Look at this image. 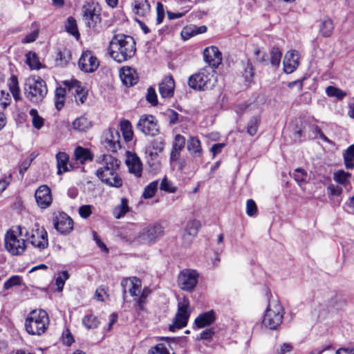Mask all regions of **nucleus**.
<instances>
[{
	"label": "nucleus",
	"instance_id": "nucleus-60",
	"mask_svg": "<svg viewBox=\"0 0 354 354\" xmlns=\"http://www.w3.org/2000/svg\"><path fill=\"white\" fill-rule=\"evenodd\" d=\"M79 214L81 217L87 218L91 214V205H82L79 209Z\"/></svg>",
	"mask_w": 354,
	"mask_h": 354
},
{
	"label": "nucleus",
	"instance_id": "nucleus-23",
	"mask_svg": "<svg viewBox=\"0 0 354 354\" xmlns=\"http://www.w3.org/2000/svg\"><path fill=\"white\" fill-rule=\"evenodd\" d=\"M175 83L171 76L165 77L159 84V93L162 97L169 98L174 95Z\"/></svg>",
	"mask_w": 354,
	"mask_h": 354
},
{
	"label": "nucleus",
	"instance_id": "nucleus-33",
	"mask_svg": "<svg viewBox=\"0 0 354 354\" xmlns=\"http://www.w3.org/2000/svg\"><path fill=\"white\" fill-rule=\"evenodd\" d=\"M334 30L333 21L330 19H324L319 26V32L324 37H329L332 35Z\"/></svg>",
	"mask_w": 354,
	"mask_h": 354
},
{
	"label": "nucleus",
	"instance_id": "nucleus-26",
	"mask_svg": "<svg viewBox=\"0 0 354 354\" xmlns=\"http://www.w3.org/2000/svg\"><path fill=\"white\" fill-rule=\"evenodd\" d=\"M187 148L194 158H201L203 150L200 140L195 136L190 137L187 140Z\"/></svg>",
	"mask_w": 354,
	"mask_h": 354
},
{
	"label": "nucleus",
	"instance_id": "nucleus-64",
	"mask_svg": "<svg viewBox=\"0 0 354 354\" xmlns=\"http://www.w3.org/2000/svg\"><path fill=\"white\" fill-rule=\"evenodd\" d=\"M167 115L171 124H174L178 120V113L173 110H168Z\"/></svg>",
	"mask_w": 354,
	"mask_h": 354
},
{
	"label": "nucleus",
	"instance_id": "nucleus-19",
	"mask_svg": "<svg viewBox=\"0 0 354 354\" xmlns=\"http://www.w3.org/2000/svg\"><path fill=\"white\" fill-rule=\"evenodd\" d=\"M121 286L124 294L128 292L134 298L138 297L141 292V281L137 277L123 279L121 282Z\"/></svg>",
	"mask_w": 354,
	"mask_h": 354
},
{
	"label": "nucleus",
	"instance_id": "nucleus-59",
	"mask_svg": "<svg viewBox=\"0 0 354 354\" xmlns=\"http://www.w3.org/2000/svg\"><path fill=\"white\" fill-rule=\"evenodd\" d=\"M254 72H253V67L252 66V64L249 62H247L245 68L244 70L243 76L246 81H250L253 77Z\"/></svg>",
	"mask_w": 354,
	"mask_h": 354
},
{
	"label": "nucleus",
	"instance_id": "nucleus-25",
	"mask_svg": "<svg viewBox=\"0 0 354 354\" xmlns=\"http://www.w3.org/2000/svg\"><path fill=\"white\" fill-rule=\"evenodd\" d=\"M56 161L57 167V174L62 175L63 173L69 171L73 169V167L68 163L69 156L62 151H59L56 154Z\"/></svg>",
	"mask_w": 354,
	"mask_h": 354
},
{
	"label": "nucleus",
	"instance_id": "nucleus-46",
	"mask_svg": "<svg viewBox=\"0 0 354 354\" xmlns=\"http://www.w3.org/2000/svg\"><path fill=\"white\" fill-rule=\"evenodd\" d=\"M69 278V274L67 271H62L58 273L57 277L55 279V285L57 288V291L62 292L63 290L65 282Z\"/></svg>",
	"mask_w": 354,
	"mask_h": 354
},
{
	"label": "nucleus",
	"instance_id": "nucleus-4",
	"mask_svg": "<svg viewBox=\"0 0 354 354\" xmlns=\"http://www.w3.org/2000/svg\"><path fill=\"white\" fill-rule=\"evenodd\" d=\"M217 82L216 71L211 66H207L191 75L188 80L189 86L198 91L212 89Z\"/></svg>",
	"mask_w": 354,
	"mask_h": 354
},
{
	"label": "nucleus",
	"instance_id": "nucleus-3",
	"mask_svg": "<svg viewBox=\"0 0 354 354\" xmlns=\"http://www.w3.org/2000/svg\"><path fill=\"white\" fill-rule=\"evenodd\" d=\"M28 232L20 225L12 227L5 235L4 245L12 255L21 254L26 248Z\"/></svg>",
	"mask_w": 354,
	"mask_h": 354
},
{
	"label": "nucleus",
	"instance_id": "nucleus-52",
	"mask_svg": "<svg viewBox=\"0 0 354 354\" xmlns=\"http://www.w3.org/2000/svg\"><path fill=\"white\" fill-rule=\"evenodd\" d=\"M35 28L31 32L27 34L23 39L21 42L23 44H29L35 41L39 36V28L35 24Z\"/></svg>",
	"mask_w": 354,
	"mask_h": 354
},
{
	"label": "nucleus",
	"instance_id": "nucleus-11",
	"mask_svg": "<svg viewBox=\"0 0 354 354\" xmlns=\"http://www.w3.org/2000/svg\"><path fill=\"white\" fill-rule=\"evenodd\" d=\"M62 83L67 88L68 91L74 95L75 102L78 104H82L86 102L88 91L82 86L80 82L71 80H65Z\"/></svg>",
	"mask_w": 354,
	"mask_h": 354
},
{
	"label": "nucleus",
	"instance_id": "nucleus-45",
	"mask_svg": "<svg viewBox=\"0 0 354 354\" xmlns=\"http://www.w3.org/2000/svg\"><path fill=\"white\" fill-rule=\"evenodd\" d=\"M326 93L328 96L336 97L337 100H342L346 95L345 91L333 86H327Z\"/></svg>",
	"mask_w": 354,
	"mask_h": 354
},
{
	"label": "nucleus",
	"instance_id": "nucleus-43",
	"mask_svg": "<svg viewBox=\"0 0 354 354\" xmlns=\"http://www.w3.org/2000/svg\"><path fill=\"white\" fill-rule=\"evenodd\" d=\"M345 166L347 169L354 167V144L351 145L344 154Z\"/></svg>",
	"mask_w": 354,
	"mask_h": 354
},
{
	"label": "nucleus",
	"instance_id": "nucleus-34",
	"mask_svg": "<svg viewBox=\"0 0 354 354\" xmlns=\"http://www.w3.org/2000/svg\"><path fill=\"white\" fill-rule=\"evenodd\" d=\"M71 53L70 50L66 48L59 49L57 53L56 62L58 65L65 66L71 60Z\"/></svg>",
	"mask_w": 354,
	"mask_h": 354
},
{
	"label": "nucleus",
	"instance_id": "nucleus-7",
	"mask_svg": "<svg viewBox=\"0 0 354 354\" xmlns=\"http://www.w3.org/2000/svg\"><path fill=\"white\" fill-rule=\"evenodd\" d=\"M284 315V309L278 301H271L264 314L262 325L270 330H275L281 325Z\"/></svg>",
	"mask_w": 354,
	"mask_h": 354
},
{
	"label": "nucleus",
	"instance_id": "nucleus-63",
	"mask_svg": "<svg viewBox=\"0 0 354 354\" xmlns=\"http://www.w3.org/2000/svg\"><path fill=\"white\" fill-rule=\"evenodd\" d=\"M293 346L289 343H283L280 348L277 351V354H286L292 351Z\"/></svg>",
	"mask_w": 354,
	"mask_h": 354
},
{
	"label": "nucleus",
	"instance_id": "nucleus-20",
	"mask_svg": "<svg viewBox=\"0 0 354 354\" xmlns=\"http://www.w3.org/2000/svg\"><path fill=\"white\" fill-rule=\"evenodd\" d=\"M299 53L294 50L288 51L283 61V70L286 73L290 74L294 72L299 66Z\"/></svg>",
	"mask_w": 354,
	"mask_h": 354
},
{
	"label": "nucleus",
	"instance_id": "nucleus-51",
	"mask_svg": "<svg viewBox=\"0 0 354 354\" xmlns=\"http://www.w3.org/2000/svg\"><path fill=\"white\" fill-rule=\"evenodd\" d=\"M160 189L169 193H174L177 190V187L169 181L166 178H163L160 186Z\"/></svg>",
	"mask_w": 354,
	"mask_h": 354
},
{
	"label": "nucleus",
	"instance_id": "nucleus-48",
	"mask_svg": "<svg viewBox=\"0 0 354 354\" xmlns=\"http://www.w3.org/2000/svg\"><path fill=\"white\" fill-rule=\"evenodd\" d=\"M29 114L32 117L33 127L37 129H40L44 125V119L39 115L37 111L35 109H30Z\"/></svg>",
	"mask_w": 354,
	"mask_h": 354
},
{
	"label": "nucleus",
	"instance_id": "nucleus-62",
	"mask_svg": "<svg viewBox=\"0 0 354 354\" xmlns=\"http://www.w3.org/2000/svg\"><path fill=\"white\" fill-rule=\"evenodd\" d=\"M214 332L212 329H207L200 333V336L197 337V339H205L210 341L214 335Z\"/></svg>",
	"mask_w": 354,
	"mask_h": 354
},
{
	"label": "nucleus",
	"instance_id": "nucleus-17",
	"mask_svg": "<svg viewBox=\"0 0 354 354\" xmlns=\"http://www.w3.org/2000/svg\"><path fill=\"white\" fill-rule=\"evenodd\" d=\"M53 223L55 229L60 234H67L73 229V221L66 214L59 213L53 219Z\"/></svg>",
	"mask_w": 354,
	"mask_h": 354
},
{
	"label": "nucleus",
	"instance_id": "nucleus-8",
	"mask_svg": "<svg viewBox=\"0 0 354 354\" xmlns=\"http://www.w3.org/2000/svg\"><path fill=\"white\" fill-rule=\"evenodd\" d=\"M191 314L189 301L185 297L180 299L178 303V310L176 314L173 324L170 326L171 330L176 328H182L187 326V321Z\"/></svg>",
	"mask_w": 354,
	"mask_h": 354
},
{
	"label": "nucleus",
	"instance_id": "nucleus-18",
	"mask_svg": "<svg viewBox=\"0 0 354 354\" xmlns=\"http://www.w3.org/2000/svg\"><path fill=\"white\" fill-rule=\"evenodd\" d=\"M35 197L37 205L41 209H46L52 203L51 192L47 185L39 186L35 192Z\"/></svg>",
	"mask_w": 354,
	"mask_h": 354
},
{
	"label": "nucleus",
	"instance_id": "nucleus-6",
	"mask_svg": "<svg viewBox=\"0 0 354 354\" xmlns=\"http://www.w3.org/2000/svg\"><path fill=\"white\" fill-rule=\"evenodd\" d=\"M24 90L26 97L33 103L41 102L48 92L45 82L39 77H28Z\"/></svg>",
	"mask_w": 354,
	"mask_h": 354
},
{
	"label": "nucleus",
	"instance_id": "nucleus-27",
	"mask_svg": "<svg viewBox=\"0 0 354 354\" xmlns=\"http://www.w3.org/2000/svg\"><path fill=\"white\" fill-rule=\"evenodd\" d=\"M215 313L209 310L199 315L195 319V325L198 328H202L213 324L215 321Z\"/></svg>",
	"mask_w": 354,
	"mask_h": 354
},
{
	"label": "nucleus",
	"instance_id": "nucleus-5",
	"mask_svg": "<svg viewBox=\"0 0 354 354\" xmlns=\"http://www.w3.org/2000/svg\"><path fill=\"white\" fill-rule=\"evenodd\" d=\"M49 325V318L44 310H32L25 320V328L32 335H41L44 333Z\"/></svg>",
	"mask_w": 354,
	"mask_h": 354
},
{
	"label": "nucleus",
	"instance_id": "nucleus-15",
	"mask_svg": "<svg viewBox=\"0 0 354 354\" xmlns=\"http://www.w3.org/2000/svg\"><path fill=\"white\" fill-rule=\"evenodd\" d=\"M27 241L39 250L46 248L48 245L47 232L43 227L32 230L30 235L28 234Z\"/></svg>",
	"mask_w": 354,
	"mask_h": 354
},
{
	"label": "nucleus",
	"instance_id": "nucleus-24",
	"mask_svg": "<svg viewBox=\"0 0 354 354\" xmlns=\"http://www.w3.org/2000/svg\"><path fill=\"white\" fill-rule=\"evenodd\" d=\"M126 163L131 173L133 174L137 177L141 176L142 163L140 158L135 153L129 152L127 153Z\"/></svg>",
	"mask_w": 354,
	"mask_h": 354
},
{
	"label": "nucleus",
	"instance_id": "nucleus-37",
	"mask_svg": "<svg viewBox=\"0 0 354 354\" xmlns=\"http://www.w3.org/2000/svg\"><path fill=\"white\" fill-rule=\"evenodd\" d=\"M129 210L128 201L126 198H121L120 204L118 205L113 209V214L115 218L123 217Z\"/></svg>",
	"mask_w": 354,
	"mask_h": 354
},
{
	"label": "nucleus",
	"instance_id": "nucleus-53",
	"mask_svg": "<svg viewBox=\"0 0 354 354\" xmlns=\"http://www.w3.org/2000/svg\"><path fill=\"white\" fill-rule=\"evenodd\" d=\"M21 279L19 276H12L9 278L3 284V288L5 290H9L11 288L18 286L21 283Z\"/></svg>",
	"mask_w": 354,
	"mask_h": 354
},
{
	"label": "nucleus",
	"instance_id": "nucleus-36",
	"mask_svg": "<svg viewBox=\"0 0 354 354\" xmlns=\"http://www.w3.org/2000/svg\"><path fill=\"white\" fill-rule=\"evenodd\" d=\"M66 91L68 89L66 86L64 88L57 87L55 90V106L57 110H61L64 104Z\"/></svg>",
	"mask_w": 354,
	"mask_h": 354
},
{
	"label": "nucleus",
	"instance_id": "nucleus-21",
	"mask_svg": "<svg viewBox=\"0 0 354 354\" xmlns=\"http://www.w3.org/2000/svg\"><path fill=\"white\" fill-rule=\"evenodd\" d=\"M203 55L205 62L213 67H216L221 63L222 55L216 46H212L206 48L204 50Z\"/></svg>",
	"mask_w": 354,
	"mask_h": 354
},
{
	"label": "nucleus",
	"instance_id": "nucleus-55",
	"mask_svg": "<svg viewBox=\"0 0 354 354\" xmlns=\"http://www.w3.org/2000/svg\"><path fill=\"white\" fill-rule=\"evenodd\" d=\"M109 297L105 286H100L96 289L95 292V299L100 301H104Z\"/></svg>",
	"mask_w": 354,
	"mask_h": 354
},
{
	"label": "nucleus",
	"instance_id": "nucleus-54",
	"mask_svg": "<svg viewBox=\"0 0 354 354\" xmlns=\"http://www.w3.org/2000/svg\"><path fill=\"white\" fill-rule=\"evenodd\" d=\"M146 99L147 102L150 103L152 106H156L158 104L157 95L153 88L149 87L147 89Z\"/></svg>",
	"mask_w": 354,
	"mask_h": 354
},
{
	"label": "nucleus",
	"instance_id": "nucleus-13",
	"mask_svg": "<svg viewBox=\"0 0 354 354\" xmlns=\"http://www.w3.org/2000/svg\"><path fill=\"white\" fill-rule=\"evenodd\" d=\"M162 227L159 225L147 226L139 232L136 238L139 243H149L162 234Z\"/></svg>",
	"mask_w": 354,
	"mask_h": 354
},
{
	"label": "nucleus",
	"instance_id": "nucleus-2",
	"mask_svg": "<svg viewBox=\"0 0 354 354\" xmlns=\"http://www.w3.org/2000/svg\"><path fill=\"white\" fill-rule=\"evenodd\" d=\"M120 162L111 155H104L96 170V176L103 183L110 187L119 188L122 185V180L118 174Z\"/></svg>",
	"mask_w": 354,
	"mask_h": 354
},
{
	"label": "nucleus",
	"instance_id": "nucleus-61",
	"mask_svg": "<svg viewBox=\"0 0 354 354\" xmlns=\"http://www.w3.org/2000/svg\"><path fill=\"white\" fill-rule=\"evenodd\" d=\"M225 147V143H216L212 146L210 151L212 153V157L214 158L217 154L222 152L223 149Z\"/></svg>",
	"mask_w": 354,
	"mask_h": 354
},
{
	"label": "nucleus",
	"instance_id": "nucleus-35",
	"mask_svg": "<svg viewBox=\"0 0 354 354\" xmlns=\"http://www.w3.org/2000/svg\"><path fill=\"white\" fill-rule=\"evenodd\" d=\"M120 130L125 141L129 142L133 139V132L131 124L129 120H124L120 122Z\"/></svg>",
	"mask_w": 354,
	"mask_h": 354
},
{
	"label": "nucleus",
	"instance_id": "nucleus-57",
	"mask_svg": "<svg viewBox=\"0 0 354 354\" xmlns=\"http://www.w3.org/2000/svg\"><path fill=\"white\" fill-rule=\"evenodd\" d=\"M148 354H169V353L163 344H158L152 347Z\"/></svg>",
	"mask_w": 354,
	"mask_h": 354
},
{
	"label": "nucleus",
	"instance_id": "nucleus-40",
	"mask_svg": "<svg viewBox=\"0 0 354 354\" xmlns=\"http://www.w3.org/2000/svg\"><path fill=\"white\" fill-rule=\"evenodd\" d=\"M82 323L87 329H94L98 327L100 322L96 316L87 315L82 318Z\"/></svg>",
	"mask_w": 354,
	"mask_h": 354
},
{
	"label": "nucleus",
	"instance_id": "nucleus-9",
	"mask_svg": "<svg viewBox=\"0 0 354 354\" xmlns=\"http://www.w3.org/2000/svg\"><path fill=\"white\" fill-rule=\"evenodd\" d=\"M82 18L89 28H95L100 22V13L97 3L93 1L86 2L82 8Z\"/></svg>",
	"mask_w": 354,
	"mask_h": 354
},
{
	"label": "nucleus",
	"instance_id": "nucleus-31",
	"mask_svg": "<svg viewBox=\"0 0 354 354\" xmlns=\"http://www.w3.org/2000/svg\"><path fill=\"white\" fill-rule=\"evenodd\" d=\"M133 10L137 15L142 17L149 13L150 5L147 0H135Z\"/></svg>",
	"mask_w": 354,
	"mask_h": 354
},
{
	"label": "nucleus",
	"instance_id": "nucleus-30",
	"mask_svg": "<svg viewBox=\"0 0 354 354\" xmlns=\"http://www.w3.org/2000/svg\"><path fill=\"white\" fill-rule=\"evenodd\" d=\"M75 158L81 164H84L86 160H91L93 156L88 149L82 147H77L74 151Z\"/></svg>",
	"mask_w": 354,
	"mask_h": 354
},
{
	"label": "nucleus",
	"instance_id": "nucleus-58",
	"mask_svg": "<svg viewBox=\"0 0 354 354\" xmlns=\"http://www.w3.org/2000/svg\"><path fill=\"white\" fill-rule=\"evenodd\" d=\"M257 207L255 202L252 199H248L246 203V213L249 216L256 214Z\"/></svg>",
	"mask_w": 354,
	"mask_h": 354
},
{
	"label": "nucleus",
	"instance_id": "nucleus-29",
	"mask_svg": "<svg viewBox=\"0 0 354 354\" xmlns=\"http://www.w3.org/2000/svg\"><path fill=\"white\" fill-rule=\"evenodd\" d=\"M92 126L91 122L85 115L75 119L73 122V127L78 131H86Z\"/></svg>",
	"mask_w": 354,
	"mask_h": 354
},
{
	"label": "nucleus",
	"instance_id": "nucleus-56",
	"mask_svg": "<svg viewBox=\"0 0 354 354\" xmlns=\"http://www.w3.org/2000/svg\"><path fill=\"white\" fill-rule=\"evenodd\" d=\"M185 145V138L181 135H177L175 137L174 142L173 145V149L176 151H181Z\"/></svg>",
	"mask_w": 354,
	"mask_h": 354
},
{
	"label": "nucleus",
	"instance_id": "nucleus-32",
	"mask_svg": "<svg viewBox=\"0 0 354 354\" xmlns=\"http://www.w3.org/2000/svg\"><path fill=\"white\" fill-rule=\"evenodd\" d=\"M9 91L12 93L14 99L18 101L21 99L20 89L17 77L15 75H11L8 81Z\"/></svg>",
	"mask_w": 354,
	"mask_h": 354
},
{
	"label": "nucleus",
	"instance_id": "nucleus-12",
	"mask_svg": "<svg viewBox=\"0 0 354 354\" xmlns=\"http://www.w3.org/2000/svg\"><path fill=\"white\" fill-rule=\"evenodd\" d=\"M137 129L150 136H155L158 133L157 120L151 115H142L137 123Z\"/></svg>",
	"mask_w": 354,
	"mask_h": 354
},
{
	"label": "nucleus",
	"instance_id": "nucleus-14",
	"mask_svg": "<svg viewBox=\"0 0 354 354\" xmlns=\"http://www.w3.org/2000/svg\"><path fill=\"white\" fill-rule=\"evenodd\" d=\"M99 60L91 51L84 52L79 59V67L85 73H93L99 67Z\"/></svg>",
	"mask_w": 354,
	"mask_h": 354
},
{
	"label": "nucleus",
	"instance_id": "nucleus-38",
	"mask_svg": "<svg viewBox=\"0 0 354 354\" xmlns=\"http://www.w3.org/2000/svg\"><path fill=\"white\" fill-rule=\"evenodd\" d=\"M351 174L348 172H346L343 170H339L334 173L333 179L334 180L342 185L346 186L350 184V178Z\"/></svg>",
	"mask_w": 354,
	"mask_h": 354
},
{
	"label": "nucleus",
	"instance_id": "nucleus-41",
	"mask_svg": "<svg viewBox=\"0 0 354 354\" xmlns=\"http://www.w3.org/2000/svg\"><path fill=\"white\" fill-rule=\"evenodd\" d=\"M26 64L30 66L31 69H39L41 68V63L39 58L35 53L28 52L26 55Z\"/></svg>",
	"mask_w": 354,
	"mask_h": 354
},
{
	"label": "nucleus",
	"instance_id": "nucleus-47",
	"mask_svg": "<svg viewBox=\"0 0 354 354\" xmlns=\"http://www.w3.org/2000/svg\"><path fill=\"white\" fill-rule=\"evenodd\" d=\"M259 122V116H254L250 119L247 125V132L249 135L254 136L257 133Z\"/></svg>",
	"mask_w": 354,
	"mask_h": 354
},
{
	"label": "nucleus",
	"instance_id": "nucleus-39",
	"mask_svg": "<svg viewBox=\"0 0 354 354\" xmlns=\"http://www.w3.org/2000/svg\"><path fill=\"white\" fill-rule=\"evenodd\" d=\"M291 176L295 179V180L298 183V185L303 188V184L307 182L308 174L307 172L300 168L295 169L292 174H290Z\"/></svg>",
	"mask_w": 354,
	"mask_h": 354
},
{
	"label": "nucleus",
	"instance_id": "nucleus-16",
	"mask_svg": "<svg viewBox=\"0 0 354 354\" xmlns=\"http://www.w3.org/2000/svg\"><path fill=\"white\" fill-rule=\"evenodd\" d=\"M120 138L118 131L110 129L104 131L102 143L107 150L114 152L121 147Z\"/></svg>",
	"mask_w": 354,
	"mask_h": 354
},
{
	"label": "nucleus",
	"instance_id": "nucleus-28",
	"mask_svg": "<svg viewBox=\"0 0 354 354\" xmlns=\"http://www.w3.org/2000/svg\"><path fill=\"white\" fill-rule=\"evenodd\" d=\"M207 30L206 26H196L195 25H190L185 27L181 31V36L185 40H187L192 37L196 36L199 34L205 33Z\"/></svg>",
	"mask_w": 354,
	"mask_h": 354
},
{
	"label": "nucleus",
	"instance_id": "nucleus-22",
	"mask_svg": "<svg viewBox=\"0 0 354 354\" xmlns=\"http://www.w3.org/2000/svg\"><path fill=\"white\" fill-rule=\"evenodd\" d=\"M120 77L122 83L127 86L136 84L138 77L136 71L131 67H122L120 71Z\"/></svg>",
	"mask_w": 354,
	"mask_h": 354
},
{
	"label": "nucleus",
	"instance_id": "nucleus-49",
	"mask_svg": "<svg viewBox=\"0 0 354 354\" xmlns=\"http://www.w3.org/2000/svg\"><path fill=\"white\" fill-rule=\"evenodd\" d=\"M158 183L157 180L153 181L149 183L145 188L142 194V196L145 198H152L158 189Z\"/></svg>",
	"mask_w": 354,
	"mask_h": 354
},
{
	"label": "nucleus",
	"instance_id": "nucleus-1",
	"mask_svg": "<svg viewBox=\"0 0 354 354\" xmlns=\"http://www.w3.org/2000/svg\"><path fill=\"white\" fill-rule=\"evenodd\" d=\"M110 56L117 62L121 63L131 58L136 53V42L131 36L115 35L109 44Z\"/></svg>",
	"mask_w": 354,
	"mask_h": 354
},
{
	"label": "nucleus",
	"instance_id": "nucleus-44",
	"mask_svg": "<svg viewBox=\"0 0 354 354\" xmlns=\"http://www.w3.org/2000/svg\"><path fill=\"white\" fill-rule=\"evenodd\" d=\"M201 227V223L198 220H192L187 223L185 227V235L194 236L197 234L199 228Z\"/></svg>",
	"mask_w": 354,
	"mask_h": 354
},
{
	"label": "nucleus",
	"instance_id": "nucleus-42",
	"mask_svg": "<svg viewBox=\"0 0 354 354\" xmlns=\"http://www.w3.org/2000/svg\"><path fill=\"white\" fill-rule=\"evenodd\" d=\"M66 30L74 36L77 39L80 37V33L77 29L75 19L70 17L68 18L65 25Z\"/></svg>",
	"mask_w": 354,
	"mask_h": 354
},
{
	"label": "nucleus",
	"instance_id": "nucleus-50",
	"mask_svg": "<svg viewBox=\"0 0 354 354\" xmlns=\"http://www.w3.org/2000/svg\"><path fill=\"white\" fill-rule=\"evenodd\" d=\"M270 63L273 66L278 67L280 64L282 53L278 48H272L270 50Z\"/></svg>",
	"mask_w": 354,
	"mask_h": 354
},
{
	"label": "nucleus",
	"instance_id": "nucleus-10",
	"mask_svg": "<svg viewBox=\"0 0 354 354\" xmlns=\"http://www.w3.org/2000/svg\"><path fill=\"white\" fill-rule=\"evenodd\" d=\"M198 274L196 270L185 269L182 270L178 277V285L180 289L191 291L198 283Z\"/></svg>",
	"mask_w": 354,
	"mask_h": 354
}]
</instances>
